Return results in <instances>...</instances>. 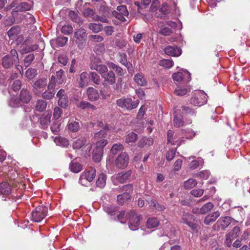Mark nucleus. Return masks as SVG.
<instances>
[{
	"instance_id": "1",
	"label": "nucleus",
	"mask_w": 250,
	"mask_h": 250,
	"mask_svg": "<svg viewBox=\"0 0 250 250\" xmlns=\"http://www.w3.org/2000/svg\"><path fill=\"white\" fill-rule=\"evenodd\" d=\"M107 133L103 130L95 133L93 139L96 141L95 147L92 152L93 160L96 163L99 162L102 157L104 148L107 144V141L105 139Z\"/></svg>"
},
{
	"instance_id": "2",
	"label": "nucleus",
	"mask_w": 250,
	"mask_h": 250,
	"mask_svg": "<svg viewBox=\"0 0 250 250\" xmlns=\"http://www.w3.org/2000/svg\"><path fill=\"white\" fill-rule=\"evenodd\" d=\"M56 83L60 84L62 83L61 79L56 80L55 76L52 75L49 80V83L47 85V89L44 92L42 93V97L46 100H50L53 98L55 94L54 90Z\"/></svg>"
},
{
	"instance_id": "3",
	"label": "nucleus",
	"mask_w": 250,
	"mask_h": 250,
	"mask_svg": "<svg viewBox=\"0 0 250 250\" xmlns=\"http://www.w3.org/2000/svg\"><path fill=\"white\" fill-rule=\"evenodd\" d=\"M0 194L8 196L2 199L4 201H7V199H8L10 201L13 202H16L17 200L20 198V196H15L13 194L11 185L6 182L0 184Z\"/></svg>"
},
{
	"instance_id": "4",
	"label": "nucleus",
	"mask_w": 250,
	"mask_h": 250,
	"mask_svg": "<svg viewBox=\"0 0 250 250\" xmlns=\"http://www.w3.org/2000/svg\"><path fill=\"white\" fill-rule=\"evenodd\" d=\"M126 217L128 219V225L130 229L135 230L138 229L142 216L140 214L136 213L134 210H131L126 213Z\"/></svg>"
},
{
	"instance_id": "5",
	"label": "nucleus",
	"mask_w": 250,
	"mask_h": 250,
	"mask_svg": "<svg viewBox=\"0 0 250 250\" xmlns=\"http://www.w3.org/2000/svg\"><path fill=\"white\" fill-rule=\"evenodd\" d=\"M48 208L46 206H38L32 212V220L36 222L41 221L46 216Z\"/></svg>"
},
{
	"instance_id": "6",
	"label": "nucleus",
	"mask_w": 250,
	"mask_h": 250,
	"mask_svg": "<svg viewBox=\"0 0 250 250\" xmlns=\"http://www.w3.org/2000/svg\"><path fill=\"white\" fill-rule=\"evenodd\" d=\"M207 102V95L202 91H199L194 93L190 100V103L195 106H200Z\"/></svg>"
},
{
	"instance_id": "7",
	"label": "nucleus",
	"mask_w": 250,
	"mask_h": 250,
	"mask_svg": "<svg viewBox=\"0 0 250 250\" xmlns=\"http://www.w3.org/2000/svg\"><path fill=\"white\" fill-rule=\"evenodd\" d=\"M139 103V100L133 102L132 99L129 98H121L117 100L116 101L117 104L119 106L126 108L127 110L135 108L138 106Z\"/></svg>"
},
{
	"instance_id": "8",
	"label": "nucleus",
	"mask_w": 250,
	"mask_h": 250,
	"mask_svg": "<svg viewBox=\"0 0 250 250\" xmlns=\"http://www.w3.org/2000/svg\"><path fill=\"white\" fill-rule=\"evenodd\" d=\"M90 66L91 69L97 71L101 75V76L108 71L107 66L102 64L101 60L98 57H94L91 60Z\"/></svg>"
},
{
	"instance_id": "9",
	"label": "nucleus",
	"mask_w": 250,
	"mask_h": 250,
	"mask_svg": "<svg viewBox=\"0 0 250 250\" xmlns=\"http://www.w3.org/2000/svg\"><path fill=\"white\" fill-rule=\"evenodd\" d=\"M47 85V80L42 78L37 80L33 84L32 90L37 96H40Z\"/></svg>"
},
{
	"instance_id": "10",
	"label": "nucleus",
	"mask_w": 250,
	"mask_h": 250,
	"mask_svg": "<svg viewBox=\"0 0 250 250\" xmlns=\"http://www.w3.org/2000/svg\"><path fill=\"white\" fill-rule=\"evenodd\" d=\"M231 218L229 216L221 217L216 223L213 226V229L215 230H224L231 223Z\"/></svg>"
},
{
	"instance_id": "11",
	"label": "nucleus",
	"mask_w": 250,
	"mask_h": 250,
	"mask_svg": "<svg viewBox=\"0 0 250 250\" xmlns=\"http://www.w3.org/2000/svg\"><path fill=\"white\" fill-rule=\"evenodd\" d=\"M96 176V170L93 167L85 170L81 175L79 183L84 185V181L86 180L89 182L92 181Z\"/></svg>"
},
{
	"instance_id": "12",
	"label": "nucleus",
	"mask_w": 250,
	"mask_h": 250,
	"mask_svg": "<svg viewBox=\"0 0 250 250\" xmlns=\"http://www.w3.org/2000/svg\"><path fill=\"white\" fill-rule=\"evenodd\" d=\"M194 220V217L192 215L188 212H184L181 218V223H184L188 225L192 230L196 229L198 225L193 223Z\"/></svg>"
},
{
	"instance_id": "13",
	"label": "nucleus",
	"mask_w": 250,
	"mask_h": 250,
	"mask_svg": "<svg viewBox=\"0 0 250 250\" xmlns=\"http://www.w3.org/2000/svg\"><path fill=\"white\" fill-rule=\"evenodd\" d=\"M129 163V157L125 152H122L117 158L115 161V165L119 168H125Z\"/></svg>"
},
{
	"instance_id": "14",
	"label": "nucleus",
	"mask_w": 250,
	"mask_h": 250,
	"mask_svg": "<svg viewBox=\"0 0 250 250\" xmlns=\"http://www.w3.org/2000/svg\"><path fill=\"white\" fill-rule=\"evenodd\" d=\"M172 78L176 82L183 81L188 83L190 80V74L188 71L178 72L172 75Z\"/></svg>"
},
{
	"instance_id": "15",
	"label": "nucleus",
	"mask_w": 250,
	"mask_h": 250,
	"mask_svg": "<svg viewBox=\"0 0 250 250\" xmlns=\"http://www.w3.org/2000/svg\"><path fill=\"white\" fill-rule=\"evenodd\" d=\"M19 97L22 104H28L30 102L32 98V95L29 89L23 88L21 90Z\"/></svg>"
},
{
	"instance_id": "16",
	"label": "nucleus",
	"mask_w": 250,
	"mask_h": 250,
	"mask_svg": "<svg viewBox=\"0 0 250 250\" xmlns=\"http://www.w3.org/2000/svg\"><path fill=\"white\" fill-rule=\"evenodd\" d=\"M58 62L53 63L52 66V69L53 71H56L57 79L60 80L61 79L62 77V70L61 68V64L62 63V57L59 56L58 57Z\"/></svg>"
},
{
	"instance_id": "17",
	"label": "nucleus",
	"mask_w": 250,
	"mask_h": 250,
	"mask_svg": "<svg viewBox=\"0 0 250 250\" xmlns=\"http://www.w3.org/2000/svg\"><path fill=\"white\" fill-rule=\"evenodd\" d=\"M173 125L176 127H180L184 125L183 116L181 114L180 109H177L174 111Z\"/></svg>"
},
{
	"instance_id": "18",
	"label": "nucleus",
	"mask_w": 250,
	"mask_h": 250,
	"mask_svg": "<svg viewBox=\"0 0 250 250\" xmlns=\"http://www.w3.org/2000/svg\"><path fill=\"white\" fill-rule=\"evenodd\" d=\"M167 141L172 145L180 146L182 144L184 140L177 139L176 135L174 136V132L171 130H168L167 133Z\"/></svg>"
},
{
	"instance_id": "19",
	"label": "nucleus",
	"mask_w": 250,
	"mask_h": 250,
	"mask_svg": "<svg viewBox=\"0 0 250 250\" xmlns=\"http://www.w3.org/2000/svg\"><path fill=\"white\" fill-rule=\"evenodd\" d=\"M51 117V113L47 111L44 113L40 119V124L42 128H45L50 123V118Z\"/></svg>"
},
{
	"instance_id": "20",
	"label": "nucleus",
	"mask_w": 250,
	"mask_h": 250,
	"mask_svg": "<svg viewBox=\"0 0 250 250\" xmlns=\"http://www.w3.org/2000/svg\"><path fill=\"white\" fill-rule=\"evenodd\" d=\"M153 139L151 137H142L137 143V146L140 148L147 147L153 144Z\"/></svg>"
},
{
	"instance_id": "21",
	"label": "nucleus",
	"mask_w": 250,
	"mask_h": 250,
	"mask_svg": "<svg viewBox=\"0 0 250 250\" xmlns=\"http://www.w3.org/2000/svg\"><path fill=\"white\" fill-rule=\"evenodd\" d=\"M165 52L168 55L178 57L181 54L182 50L177 47L168 46L165 48Z\"/></svg>"
},
{
	"instance_id": "22",
	"label": "nucleus",
	"mask_w": 250,
	"mask_h": 250,
	"mask_svg": "<svg viewBox=\"0 0 250 250\" xmlns=\"http://www.w3.org/2000/svg\"><path fill=\"white\" fill-rule=\"evenodd\" d=\"M15 61L13 59L10 55H6L1 59V65L5 69L11 68L13 66Z\"/></svg>"
},
{
	"instance_id": "23",
	"label": "nucleus",
	"mask_w": 250,
	"mask_h": 250,
	"mask_svg": "<svg viewBox=\"0 0 250 250\" xmlns=\"http://www.w3.org/2000/svg\"><path fill=\"white\" fill-rule=\"evenodd\" d=\"M132 171L128 170L126 171H122L118 173L116 176V180L121 183L125 182L130 177Z\"/></svg>"
},
{
	"instance_id": "24",
	"label": "nucleus",
	"mask_w": 250,
	"mask_h": 250,
	"mask_svg": "<svg viewBox=\"0 0 250 250\" xmlns=\"http://www.w3.org/2000/svg\"><path fill=\"white\" fill-rule=\"evenodd\" d=\"M102 77L104 79V81L109 84H113L116 81L115 75L112 71L106 72L103 74Z\"/></svg>"
},
{
	"instance_id": "25",
	"label": "nucleus",
	"mask_w": 250,
	"mask_h": 250,
	"mask_svg": "<svg viewBox=\"0 0 250 250\" xmlns=\"http://www.w3.org/2000/svg\"><path fill=\"white\" fill-rule=\"evenodd\" d=\"M220 213L219 211H216L211 214L208 215L204 219V222L207 225H209L214 222L220 216Z\"/></svg>"
},
{
	"instance_id": "26",
	"label": "nucleus",
	"mask_w": 250,
	"mask_h": 250,
	"mask_svg": "<svg viewBox=\"0 0 250 250\" xmlns=\"http://www.w3.org/2000/svg\"><path fill=\"white\" fill-rule=\"evenodd\" d=\"M21 28L18 25L13 26L8 32L7 34L11 40H15L21 32Z\"/></svg>"
},
{
	"instance_id": "27",
	"label": "nucleus",
	"mask_w": 250,
	"mask_h": 250,
	"mask_svg": "<svg viewBox=\"0 0 250 250\" xmlns=\"http://www.w3.org/2000/svg\"><path fill=\"white\" fill-rule=\"evenodd\" d=\"M90 81V73L88 74L86 72H83L80 75V80L79 82V84L81 87H84L87 85Z\"/></svg>"
},
{
	"instance_id": "28",
	"label": "nucleus",
	"mask_w": 250,
	"mask_h": 250,
	"mask_svg": "<svg viewBox=\"0 0 250 250\" xmlns=\"http://www.w3.org/2000/svg\"><path fill=\"white\" fill-rule=\"evenodd\" d=\"M87 95L88 99L91 101H96L99 99L98 92L93 87H89L87 90Z\"/></svg>"
},
{
	"instance_id": "29",
	"label": "nucleus",
	"mask_w": 250,
	"mask_h": 250,
	"mask_svg": "<svg viewBox=\"0 0 250 250\" xmlns=\"http://www.w3.org/2000/svg\"><path fill=\"white\" fill-rule=\"evenodd\" d=\"M147 202L150 207L159 211H163L166 208L164 205L159 204L155 200H151L150 201H147Z\"/></svg>"
},
{
	"instance_id": "30",
	"label": "nucleus",
	"mask_w": 250,
	"mask_h": 250,
	"mask_svg": "<svg viewBox=\"0 0 250 250\" xmlns=\"http://www.w3.org/2000/svg\"><path fill=\"white\" fill-rule=\"evenodd\" d=\"M241 229L238 226L234 227L232 230L227 234V239H234L239 235Z\"/></svg>"
},
{
	"instance_id": "31",
	"label": "nucleus",
	"mask_w": 250,
	"mask_h": 250,
	"mask_svg": "<svg viewBox=\"0 0 250 250\" xmlns=\"http://www.w3.org/2000/svg\"><path fill=\"white\" fill-rule=\"evenodd\" d=\"M86 142V138L84 137H81L73 142V147L74 149H80L85 144Z\"/></svg>"
},
{
	"instance_id": "32",
	"label": "nucleus",
	"mask_w": 250,
	"mask_h": 250,
	"mask_svg": "<svg viewBox=\"0 0 250 250\" xmlns=\"http://www.w3.org/2000/svg\"><path fill=\"white\" fill-rule=\"evenodd\" d=\"M137 139L138 135L133 132H131L125 136V142L127 144H132L136 142Z\"/></svg>"
},
{
	"instance_id": "33",
	"label": "nucleus",
	"mask_w": 250,
	"mask_h": 250,
	"mask_svg": "<svg viewBox=\"0 0 250 250\" xmlns=\"http://www.w3.org/2000/svg\"><path fill=\"white\" fill-rule=\"evenodd\" d=\"M22 104L19 96L12 97L9 101V105L12 107H19L21 106Z\"/></svg>"
},
{
	"instance_id": "34",
	"label": "nucleus",
	"mask_w": 250,
	"mask_h": 250,
	"mask_svg": "<svg viewBox=\"0 0 250 250\" xmlns=\"http://www.w3.org/2000/svg\"><path fill=\"white\" fill-rule=\"evenodd\" d=\"M85 31L83 29H79L75 33V37L80 42V43L83 44L85 41Z\"/></svg>"
},
{
	"instance_id": "35",
	"label": "nucleus",
	"mask_w": 250,
	"mask_h": 250,
	"mask_svg": "<svg viewBox=\"0 0 250 250\" xmlns=\"http://www.w3.org/2000/svg\"><path fill=\"white\" fill-rule=\"evenodd\" d=\"M134 81L140 86H145L146 84V81L144 76L140 74H137L134 76Z\"/></svg>"
},
{
	"instance_id": "36",
	"label": "nucleus",
	"mask_w": 250,
	"mask_h": 250,
	"mask_svg": "<svg viewBox=\"0 0 250 250\" xmlns=\"http://www.w3.org/2000/svg\"><path fill=\"white\" fill-rule=\"evenodd\" d=\"M106 176L104 173L100 174L96 181V185L100 188H103L106 184Z\"/></svg>"
},
{
	"instance_id": "37",
	"label": "nucleus",
	"mask_w": 250,
	"mask_h": 250,
	"mask_svg": "<svg viewBox=\"0 0 250 250\" xmlns=\"http://www.w3.org/2000/svg\"><path fill=\"white\" fill-rule=\"evenodd\" d=\"M159 224L158 220L156 218L152 217L147 219L146 225L147 228L152 229L158 227Z\"/></svg>"
},
{
	"instance_id": "38",
	"label": "nucleus",
	"mask_w": 250,
	"mask_h": 250,
	"mask_svg": "<svg viewBox=\"0 0 250 250\" xmlns=\"http://www.w3.org/2000/svg\"><path fill=\"white\" fill-rule=\"evenodd\" d=\"M120 62L123 65H125L128 69L131 66L132 64L127 60L126 55L124 53H120Z\"/></svg>"
},
{
	"instance_id": "39",
	"label": "nucleus",
	"mask_w": 250,
	"mask_h": 250,
	"mask_svg": "<svg viewBox=\"0 0 250 250\" xmlns=\"http://www.w3.org/2000/svg\"><path fill=\"white\" fill-rule=\"evenodd\" d=\"M89 4L85 3L84 5V9L83 11V14L85 17L91 18L93 20L94 16H96L93 11V10L88 7H87V5Z\"/></svg>"
},
{
	"instance_id": "40",
	"label": "nucleus",
	"mask_w": 250,
	"mask_h": 250,
	"mask_svg": "<svg viewBox=\"0 0 250 250\" xmlns=\"http://www.w3.org/2000/svg\"><path fill=\"white\" fill-rule=\"evenodd\" d=\"M214 205L211 202H208L200 208L201 214H205L210 211L213 208Z\"/></svg>"
},
{
	"instance_id": "41",
	"label": "nucleus",
	"mask_w": 250,
	"mask_h": 250,
	"mask_svg": "<svg viewBox=\"0 0 250 250\" xmlns=\"http://www.w3.org/2000/svg\"><path fill=\"white\" fill-rule=\"evenodd\" d=\"M31 8V5L25 2H21L16 8V11L18 12L29 10Z\"/></svg>"
},
{
	"instance_id": "42",
	"label": "nucleus",
	"mask_w": 250,
	"mask_h": 250,
	"mask_svg": "<svg viewBox=\"0 0 250 250\" xmlns=\"http://www.w3.org/2000/svg\"><path fill=\"white\" fill-rule=\"evenodd\" d=\"M47 103L42 100H37L35 106V109L39 112L43 111L46 107Z\"/></svg>"
},
{
	"instance_id": "43",
	"label": "nucleus",
	"mask_w": 250,
	"mask_h": 250,
	"mask_svg": "<svg viewBox=\"0 0 250 250\" xmlns=\"http://www.w3.org/2000/svg\"><path fill=\"white\" fill-rule=\"evenodd\" d=\"M70 170L74 173H78L82 169V166L77 162H72L69 165Z\"/></svg>"
},
{
	"instance_id": "44",
	"label": "nucleus",
	"mask_w": 250,
	"mask_h": 250,
	"mask_svg": "<svg viewBox=\"0 0 250 250\" xmlns=\"http://www.w3.org/2000/svg\"><path fill=\"white\" fill-rule=\"evenodd\" d=\"M120 191L123 192L124 193L129 194L131 196V194L133 191V185L132 184H127L122 186L120 188Z\"/></svg>"
},
{
	"instance_id": "45",
	"label": "nucleus",
	"mask_w": 250,
	"mask_h": 250,
	"mask_svg": "<svg viewBox=\"0 0 250 250\" xmlns=\"http://www.w3.org/2000/svg\"><path fill=\"white\" fill-rule=\"evenodd\" d=\"M130 198V196L126 193H123L118 195L117 197V202L119 204L123 205L126 201Z\"/></svg>"
},
{
	"instance_id": "46",
	"label": "nucleus",
	"mask_w": 250,
	"mask_h": 250,
	"mask_svg": "<svg viewBox=\"0 0 250 250\" xmlns=\"http://www.w3.org/2000/svg\"><path fill=\"white\" fill-rule=\"evenodd\" d=\"M124 149V146L120 143L114 144L111 149L110 153L113 155H116L119 151L123 150Z\"/></svg>"
},
{
	"instance_id": "47",
	"label": "nucleus",
	"mask_w": 250,
	"mask_h": 250,
	"mask_svg": "<svg viewBox=\"0 0 250 250\" xmlns=\"http://www.w3.org/2000/svg\"><path fill=\"white\" fill-rule=\"evenodd\" d=\"M190 89L188 86H186L183 88H177L174 90V93L176 95L180 96H184L187 93L190 92Z\"/></svg>"
},
{
	"instance_id": "48",
	"label": "nucleus",
	"mask_w": 250,
	"mask_h": 250,
	"mask_svg": "<svg viewBox=\"0 0 250 250\" xmlns=\"http://www.w3.org/2000/svg\"><path fill=\"white\" fill-rule=\"evenodd\" d=\"M197 184V181L195 179L190 178L184 182V187L186 189H190L194 188Z\"/></svg>"
},
{
	"instance_id": "49",
	"label": "nucleus",
	"mask_w": 250,
	"mask_h": 250,
	"mask_svg": "<svg viewBox=\"0 0 250 250\" xmlns=\"http://www.w3.org/2000/svg\"><path fill=\"white\" fill-rule=\"evenodd\" d=\"M89 28L92 30L94 33H98L101 31L103 27V25L100 23H91L88 25Z\"/></svg>"
},
{
	"instance_id": "50",
	"label": "nucleus",
	"mask_w": 250,
	"mask_h": 250,
	"mask_svg": "<svg viewBox=\"0 0 250 250\" xmlns=\"http://www.w3.org/2000/svg\"><path fill=\"white\" fill-rule=\"evenodd\" d=\"M68 129L73 132H77L79 130L80 127L78 122H74L69 123L67 126Z\"/></svg>"
},
{
	"instance_id": "51",
	"label": "nucleus",
	"mask_w": 250,
	"mask_h": 250,
	"mask_svg": "<svg viewBox=\"0 0 250 250\" xmlns=\"http://www.w3.org/2000/svg\"><path fill=\"white\" fill-rule=\"evenodd\" d=\"M77 106L82 108V109H85V108H90L93 110L96 109V107L94 105L90 104V103L82 101L77 104Z\"/></svg>"
},
{
	"instance_id": "52",
	"label": "nucleus",
	"mask_w": 250,
	"mask_h": 250,
	"mask_svg": "<svg viewBox=\"0 0 250 250\" xmlns=\"http://www.w3.org/2000/svg\"><path fill=\"white\" fill-rule=\"evenodd\" d=\"M37 70L34 68H29L25 73V76L29 80H31L37 75Z\"/></svg>"
},
{
	"instance_id": "53",
	"label": "nucleus",
	"mask_w": 250,
	"mask_h": 250,
	"mask_svg": "<svg viewBox=\"0 0 250 250\" xmlns=\"http://www.w3.org/2000/svg\"><path fill=\"white\" fill-rule=\"evenodd\" d=\"M90 80L96 84H99L101 83V79L98 74L94 72H90Z\"/></svg>"
},
{
	"instance_id": "54",
	"label": "nucleus",
	"mask_w": 250,
	"mask_h": 250,
	"mask_svg": "<svg viewBox=\"0 0 250 250\" xmlns=\"http://www.w3.org/2000/svg\"><path fill=\"white\" fill-rule=\"evenodd\" d=\"M92 126H94L95 125L97 124V125L103 129H104V130L105 132L106 130H110L111 129H113V127L111 126H109L108 125L105 124L104 125V123L102 121H97L96 123H91L90 124Z\"/></svg>"
},
{
	"instance_id": "55",
	"label": "nucleus",
	"mask_w": 250,
	"mask_h": 250,
	"mask_svg": "<svg viewBox=\"0 0 250 250\" xmlns=\"http://www.w3.org/2000/svg\"><path fill=\"white\" fill-rule=\"evenodd\" d=\"M38 48L37 45H33L31 46H26L23 48H22L21 50V54H25L36 50Z\"/></svg>"
},
{
	"instance_id": "56",
	"label": "nucleus",
	"mask_w": 250,
	"mask_h": 250,
	"mask_svg": "<svg viewBox=\"0 0 250 250\" xmlns=\"http://www.w3.org/2000/svg\"><path fill=\"white\" fill-rule=\"evenodd\" d=\"M159 34L164 36H170L173 34V31L167 27H164L159 31Z\"/></svg>"
},
{
	"instance_id": "57",
	"label": "nucleus",
	"mask_w": 250,
	"mask_h": 250,
	"mask_svg": "<svg viewBox=\"0 0 250 250\" xmlns=\"http://www.w3.org/2000/svg\"><path fill=\"white\" fill-rule=\"evenodd\" d=\"M68 17L71 20L75 22H79L80 21L78 14L73 11H69Z\"/></svg>"
},
{
	"instance_id": "58",
	"label": "nucleus",
	"mask_w": 250,
	"mask_h": 250,
	"mask_svg": "<svg viewBox=\"0 0 250 250\" xmlns=\"http://www.w3.org/2000/svg\"><path fill=\"white\" fill-rule=\"evenodd\" d=\"M176 152V148L169 149L166 154V158L167 161H171L174 157Z\"/></svg>"
},
{
	"instance_id": "59",
	"label": "nucleus",
	"mask_w": 250,
	"mask_h": 250,
	"mask_svg": "<svg viewBox=\"0 0 250 250\" xmlns=\"http://www.w3.org/2000/svg\"><path fill=\"white\" fill-rule=\"evenodd\" d=\"M35 59L34 54H30L26 56L24 59V63L26 66H29Z\"/></svg>"
},
{
	"instance_id": "60",
	"label": "nucleus",
	"mask_w": 250,
	"mask_h": 250,
	"mask_svg": "<svg viewBox=\"0 0 250 250\" xmlns=\"http://www.w3.org/2000/svg\"><path fill=\"white\" fill-rule=\"evenodd\" d=\"M117 218L118 220L121 222V223H125L126 220V218L127 219V217H126V214H125V211H122L117 216Z\"/></svg>"
},
{
	"instance_id": "61",
	"label": "nucleus",
	"mask_w": 250,
	"mask_h": 250,
	"mask_svg": "<svg viewBox=\"0 0 250 250\" xmlns=\"http://www.w3.org/2000/svg\"><path fill=\"white\" fill-rule=\"evenodd\" d=\"M160 65L166 67V68H170L173 65V62L169 60H163L160 62Z\"/></svg>"
},
{
	"instance_id": "62",
	"label": "nucleus",
	"mask_w": 250,
	"mask_h": 250,
	"mask_svg": "<svg viewBox=\"0 0 250 250\" xmlns=\"http://www.w3.org/2000/svg\"><path fill=\"white\" fill-rule=\"evenodd\" d=\"M113 16H114L116 19H118L120 21L122 22H124L125 21V17H126L125 15H123L120 14L119 12L116 11H113L112 13Z\"/></svg>"
},
{
	"instance_id": "63",
	"label": "nucleus",
	"mask_w": 250,
	"mask_h": 250,
	"mask_svg": "<svg viewBox=\"0 0 250 250\" xmlns=\"http://www.w3.org/2000/svg\"><path fill=\"white\" fill-rule=\"evenodd\" d=\"M117 12H119L123 15H125L126 16L128 15V12L125 5H121L118 6L117 8Z\"/></svg>"
},
{
	"instance_id": "64",
	"label": "nucleus",
	"mask_w": 250,
	"mask_h": 250,
	"mask_svg": "<svg viewBox=\"0 0 250 250\" xmlns=\"http://www.w3.org/2000/svg\"><path fill=\"white\" fill-rule=\"evenodd\" d=\"M21 86V81L19 80H17L14 81L12 84V88L15 91H16L20 89Z\"/></svg>"
}]
</instances>
